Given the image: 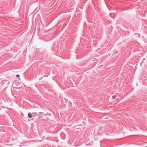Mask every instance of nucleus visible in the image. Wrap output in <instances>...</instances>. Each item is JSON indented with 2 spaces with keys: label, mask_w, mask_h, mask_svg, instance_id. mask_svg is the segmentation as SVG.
<instances>
[{
  "label": "nucleus",
  "mask_w": 147,
  "mask_h": 147,
  "mask_svg": "<svg viewBox=\"0 0 147 147\" xmlns=\"http://www.w3.org/2000/svg\"><path fill=\"white\" fill-rule=\"evenodd\" d=\"M31 113H29L28 114V116L29 118H31L32 117V115Z\"/></svg>",
  "instance_id": "nucleus-1"
},
{
  "label": "nucleus",
  "mask_w": 147,
  "mask_h": 147,
  "mask_svg": "<svg viewBox=\"0 0 147 147\" xmlns=\"http://www.w3.org/2000/svg\"><path fill=\"white\" fill-rule=\"evenodd\" d=\"M37 113H32V115H33H33L35 116V115H36Z\"/></svg>",
  "instance_id": "nucleus-2"
},
{
  "label": "nucleus",
  "mask_w": 147,
  "mask_h": 147,
  "mask_svg": "<svg viewBox=\"0 0 147 147\" xmlns=\"http://www.w3.org/2000/svg\"><path fill=\"white\" fill-rule=\"evenodd\" d=\"M43 113L42 112H40L39 113V114H40V115H42V116L43 115L42 114H43Z\"/></svg>",
  "instance_id": "nucleus-3"
},
{
  "label": "nucleus",
  "mask_w": 147,
  "mask_h": 147,
  "mask_svg": "<svg viewBox=\"0 0 147 147\" xmlns=\"http://www.w3.org/2000/svg\"><path fill=\"white\" fill-rule=\"evenodd\" d=\"M115 97H116V96H114L112 97V98L113 99H114L115 98Z\"/></svg>",
  "instance_id": "nucleus-4"
},
{
  "label": "nucleus",
  "mask_w": 147,
  "mask_h": 147,
  "mask_svg": "<svg viewBox=\"0 0 147 147\" xmlns=\"http://www.w3.org/2000/svg\"><path fill=\"white\" fill-rule=\"evenodd\" d=\"M19 76H19V75H18H18H16V77H19Z\"/></svg>",
  "instance_id": "nucleus-5"
}]
</instances>
